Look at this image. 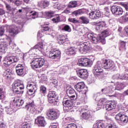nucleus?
Masks as SVG:
<instances>
[{
    "label": "nucleus",
    "mask_w": 128,
    "mask_h": 128,
    "mask_svg": "<svg viewBox=\"0 0 128 128\" xmlns=\"http://www.w3.org/2000/svg\"><path fill=\"white\" fill-rule=\"evenodd\" d=\"M108 36H109L108 31L106 30L98 36L90 33L88 34L87 36L89 40H90L92 44H96L101 42L102 44H106V38Z\"/></svg>",
    "instance_id": "obj_1"
},
{
    "label": "nucleus",
    "mask_w": 128,
    "mask_h": 128,
    "mask_svg": "<svg viewBox=\"0 0 128 128\" xmlns=\"http://www.w3.org/2000/svg\"><path fill=\"white\" fill-rule=\"evenodd\" d=\"M6 28L8 30L11 36H14L18 34V29L16 25L12 24L11 26L6 24L5 26H2L0 28V36H4V29Z\"/></svg>",
    "instance_id": "obj_2"
},
{
    "label": "nucleus",
    "mask_w": 128,
    "mask_h": 128,
    "mask_svg": "<svg viewBox=\"0 0 128 128\" xmlns=\"http://www.w3.org/2000/svg\"><path fill=\"white\" fill-rule=\"evenodd\" d=\"M12 88L14 92L16 94H22L24 90V84L20 82V81L16 80L12 84Z\"/></svg>",
    "instance_id": "obj_3"
},
{
    "label": "nucleus",
    "mask_w": 128,
    "mask_h": 128,
    "mask_svg": "<svg viewBox=\"0 0 128 128\" xmlns=\"http://www.w3.org/2000/svg\"><path fill=\"white\" fill-rule=\"evenodd\" d=\"M44 59L42 58H35L31 62V66L34 70L40 68H42L44 66Z\"/></svg>",
    "instance_id": "obj_4"
},
{
    "label": "nucleus",
    "mask_w": 128,
    "mask_h": 128,
    "mask_svg": "<svg viewBox=\"0 0 128 128\" xmlns=\"http://www.w3.org/2000/svg\"><path fill=\"white\" fill-rule=\"evenodd\" d=\"M26 88L28 90V94L29 96H32V94H36V90H38L36 82H29Z\"/></svg>",
    "instance_id": "obj_5"
},
{
    "label": "nucleus",
    "mask_w": 128,
    "mask_h": 128,
    "mask_svg": "<svg viewBox=\"0 0 128 128\" xmlns=\"http://www.w3.org/2000/svg\"><path fill=\"white\" fill-rule=\"evenodd\" d=\"M104 67L100 61H98L93 67V74L95 76H100L104 72Z\"/></svg>",
    "instance_id": "obj_6"
},
{
    "label": "nucleus",
    "mask_w": 128,
    "mask_h": 128,
    "mask_svg": "<svg viewBox=\"0 0 128 128\" xmlns=\"http://www.w3.org/2000/svg\"><path fill=\"white\" fill-rule=\"evenodd\" d=\"M90 42H88L81 44L78 50L79 52L83 54H88L90 48Z\"/></svg>",
    "instance_id": "obj_7"
},
{
    "label": "nucleus",
    "mask_w": 128,
    "mask_h": 128,
    "mask_svg": "<svg viewBox=\"0 0 128 128\" xmlns=\"http://www.w3.org/2000/svg\"><path fill=\"white\" fill-rule=\"evenodd\" d=\"M110 10L114 16H120L124 14V10L120 6H112L110 8Z\"/></svg>",
    "instance_id": "obj_8"
},
{
    "label": "nucleus",
    "mask_w": 128,
    "mask_h": 128,
    "mask_svg": "<svg viewBox=\"0 0 128 128\" xmlns=\"http://www.w3.org/2000/svg\"><path fill=\"white\" fill-rule=\"evenodd\" d=\"M78 64L80 66H91L92 62L88 58H83L78 60Z\"/></svg>",
    "instance_id": "obj_9"
},
{
    "label": "nucleus",
    "mask_w": 128,
    "mask_h": 128,
    "mask_svg": "<svg viewBox=\"0 0 128 128\" xmlns=\"http://www.w3.org/2000/svg\"><path fill=\"white\" fill-rule=\"evenodd\" d=\"M115 118L122 124H126L128 122V116L125 115L122 112H120L117 114L115 116Z\"/></svg>",
    "instance_id": "obj_10"
},
{
    "label": "nucleus",
    "mask_w": 128,
    "mask_h": 128,
    "mask_svg": "<svg viewBox=\"0 0 128 128\" xmlns=\"http://www.w3.org/2000/svg\"><path fill=\"white\" fill-rule=\"evenodd\" d=\"M48 98V102L52 104H54L58 102V96L55 92H50Z\"/></svg>",
    "instance_id": "obj_11"
},
{
    "label": "nucleus",
    "mask_w": 128,
    "mask_h": 128,
    "mask_svg": "<svg viewBox=\"0 0 128 128\" xmlns=\"http://www.w3.org/2000/svg\"><path fill=\"white\" fill-rule=\"evenodd\" d=\"M52 32V29L48 27V26H44L42 30L38 31V38H40L44 36V34H50V32Z\"/></svg>",
    "instance_id": "obj_12"
},
{
    "label": "nucleus",
    "mask_w": 128,
    "mask_h": 128,
    "mask_svg": "<svg viewBox=\"0 0 128 128\" xmlns=\"http://www.w3.org/2000/svg\"><path fill=\"white\" fill-rule=\"evenodd\" d=\"M16 62H18V58L16 57L15 56H9L5 58L3 64L5 66H10L12 64Z\"/></svg>",
    "instance_id": "obj_13"
},
{
    "label": "nucleus",
    "mask_w": 128,
    "mask_h": 128,
    "mask_svg": "<svg viewBox=\"0 0 128 128\" xmlns=\"http://www.w3.org/2000/svg\"><path fill=\"white\" fill-rule=\"evenodd\" d=\"M76 74L80 78L86 80L88 76V70L86 69H80L76 70Z\"/></svg>",
    "instance_id": "obj_14"
},
{
    "label": "nucleus",
    "mask_w": 128,
    "mask_h": 128,
    "mask_svg": "<svg viewBox=\"0 0 128 128\" xmlns=\"http://www.w3.org/2000/svg\"><path fill=\"white\" fill-rule=\"evenodd\" d=\"M101 63L105 70H112L114 68V62L110 60H105Z\"/></svg>",
    "instance_id": "obj_15"
},
{
    "label": "nucleus",
    "mask_w": 128,
    "mask_h": 128,
    "mask_svg": "<svg viewBox=\"0 0 128 128\" xmlns=\"http://www.w3.org/2000/svg\"><path fill=\"white\" fill-rule=\"evenodd\" d=\"M14 106H17V108H20V106H22L24 101V100L22 99L18 96H16L12 100Z\"/></svg>",
    "instance_id": "obj_16"
},
{
    "label": "nucleus",
    "mask_w": 128,
    "mask_h": 128,
    "mask_svg": "<svg viewBox=\"0 0 128 128\" xmlns=\"http://www.w3.org/2000/svg\"><path fill=\"white\" fill-rule=\"evenodd\" d=\"M60 56V51L58 50H52L50 52L49 58H58Z\"/></svg>",
    "instance_id": "obj_17"
},
{
    "label": "nucleus",
    "mask_w": 128,
    "mask_h": 128,
    "mask_svg": "<svg viewBox=\"0 0 128 128\" xmlns=\"http://www.w3.org/2000/svg\"><path fill=\"white\" fill-rule=\"evenodd\" d=\"M73 100H72L71 98L70 99H68V98H64L63 100L62 101V104L64 106L66 107V108H70L74 104V102H72Z\"/></svg>",
    "instance_id": "obj_18"
},
{
    "label": "nucleus",
    "mask_w": 128,
    "mask_h": 128,
    "mask_svg": "<svg viewBox=\"0 0 128 128\" xmlns=\"http://www.w3.org/2000/svg\"><path fill=\"white\" fill-rule=\"evenodd\" d=\"M46 114L48 118L51 120H54L58 118V112L55 110H50V112H47Z\"/></svg>",
    "instance_id": "obj_19"
},
{
    "label": "nucleus",
    "mask_w": 128,
    "mask_h": 128,
    "mask_svg": "<svg viewBox=\"0 0 128 128\" xmlns=\"http://www.w3.org/2000/svg\"><path fill=\"white\" fill-rule=\"evenodd\" d=\"M46 48V45L42 42H38L35 45L33 48H31V50H38L41 52H43Z\"/></svg>",
    "instance_id": "obj_20"
},
{
    "label": "nucleus",
    "mask_w": 128,
    "mask_h": 128,
    "mask_svg": "<svg viewBox=\"0 0 128 128\" xmlns=\"http://www.w3.org/2000/svg\"><path fill=\"white\" fill-rule=\"evenodd\" d=\"M89 18L92 20H94L96 18H98L101 16L100 11L98 10L97 11H92L88 14Z\"/></svg>",
    "instance_id": "obj_21"
},
{
    "label": "nucleus",
    "mask_w": 128,
    "mask_h": 128,
    "mask_svg": "<svg viewBox=\"0 0 128 128\" xmlns=\"http://www.w3.org/2000/svg\"><path fill=\"white\" fill-rule=\"evenodd\" d=\"M81 112H84L82 113L81 115V118H82V120H88L90 118L92 115L90 114V110H86L84 109H82Z\"/></svg>",
    "instance_id": "obj_22"
},
{
    "label": "nucleus",
    "mask_w": 128,
    "mask_h": 128,
    "mask_svg": "<svg viewBox=\"0 0 128 128\" xmlns=\"http://www.w3.org/2000/svg\"><path fill=\"white\" fill-rule=\"evenodd\" d=\"M67 94L68 98L71 100H76V98H78V94L73 88L70 89L67 92Z\"/></svg>",
    "instance_id": "obj_23"
},
{
    "label": "nucleus",
    "mask_w": 128,
    "mask_h": 128,
    "mask_svg": "<svg viewBox=\"0 0 128 128\" xmlns=\"http://www.w3.org/2000/svg\"><path fill=\"white\" fill-rule=\"evenodd\" d=\"M37 120L38 122V124L40 126H45L46 124V122L44 120V118L42 116H38L37 118Z\"/></svg>",
    "instance_id": "obj_24"
},
{
    "label": "nucleus",
    "mask_w": 128,
    "mask_h": 128,
    "mask_svg": "<svg viewBox=\"0 0 128 128\" xmlns=\"http://www.w3.org/2000/svg\"><path fill=\"white\" fill-rule=\"evenodd\" d=\"M77 92H82V90L84 88V82H79L74 86Z\"/></svg>",
    "instance_id": "obj_25"
},
{
    "label": "nucleus",
    "mask_w": 128,
    "mask_h": 128,
    "mask_svg": "<svg viewBox=\"0 0 128 128\" xmlns=\"http://www.w3.org/2000/svg\"><path fill=\"white\" fill-rule=\"evenodd\" d=\"M66 42H68V38L64 35L60 36L58 38V42L60 44H64Z\"/></svg>",
    "instance_id": "obj_26"
},
{
    "label": "nucleus",
    "mask_w": 128,
    "mask_h": 128,
    "mask_svg": "<svg viewBox=\"0 0 128 128\" xmlns=\"http://www.w3.org/2000/svg\"><path fill=\"white\" fill-rule=\"evenodd\" d=\"M38 6L42 8H48V6H50V2L46 0H42L38 2Z\"/></svg>",
    "instance_id": "obj_27"
},
{
    "label": "nucleus",
    "mask_w": 128,
    "mask_h": 128,
    "mask_svg": "<svg viewBox=\"0 0 128 128\" xmlns=\"http://www.w3.org/2000/svg\"><path fill=\"white\" fill-rule=\"evenodd\" d=\"M4 36L6 38V40H8V42H9L8 44L10 46V48H12V50H14L16 48V44H14V41L12 40L10 38L8 37V36Z\"/></svg>",
    "instance_id": "obj_28"
},
{
    "label": "nucleus",
    "mask_w": 128,
    "mask_h": 128,
    "mask_svg": "<svg viewBox=\"0 0 128 128\" xmlns=\"http://www.w3.org/2000/svg\"><path fill=\"white\" fill-rule=\"evenodd\" d=\"M77 50L78 49L76 48L71 47L68 50L67 54L70 56H76V54Z\"/></svg>",
    "instance_id": "obj_29"
},
{
    "label": "nucleus",
    "mask_w": 128,
    "mask_h": 128,
    "mask_svg": "<svg viewBox=\"0 0 128 128\" xmlns=\"http://www.w3.org/2000/svg\"><path fill=\"white\" fill-rule=\"evenodd\" d=\"M108 101L106 100V98H100L99 101L98 106L99 107V108H100L102 106H106V104L108 103Z\"/></svg>",
    "instance_id": "obj_30"
},
{
    "label": "nucleus",
    "mask_w": 128,
    "mask_h": 128,
    "mask_svg": "<svg viewBox=\"0 0 128 128\" xmlns=\"http://www.w3.org/2000/svg\"><path fill=\"white\" fill-rule=\"evenodd\" d=\"M106 128V123L102 122H98L96 124H95L93 128Z\"/></svg>",
    "instance_id": "obj_31"
},
{
    "label": "nucleus",
    "mask_w": 128,
    "mask_h": 128,
    "mask_svg": "<svg viewBox=\"0 0 128 128\" xmlns=\"http://www.w3.org/2000/svg\"><path fill=\"white\" fill-rule=\"evenodd\" d=\"M6 50H8L6 43L2 42L1 44H0V52H2V54H4Z\"/></svg>",
    "instance_id": "obj_32"
},
{
    "label": "nucleus",
    "mask_w": 128,
    "mask_h": 128,
    "mask_svg": "<svg viewBox=\"0 0 128 128\" xmlns=\"http://www.w3.org/2000/svg\"><path fill=\"white\" fill-rule=\"evenodd\" d=\"M124 84L118 82L116 83L115 90H124Z\"/></svg>",
    "instance_id": "obj_33"
},
{
    "label": "nucleus",
    "mask_w": 128,
    "mask_h": 128,
    "mask_svg": "<svg viewBox=\"0 0 128 128\" xmlns=\"http://www.w3.org/2000/svg\"><path fill=\"white\" fill-rule=\"evenodd\" d=\"M30 18H32V20H34L38 17V12H31L29 15Z\"/></svg>",
    "instance_id": "obj_34"
},
{
    "label": "nucleus",
    "mask_w": 128,
    "mask_h": 128,
    "mask_svg": "<svg viewBox=\"0 0 128 128\" xmlns=\"http://www.w3.org/2000/svg\"><path fill=\"white\" fill-rule=\"evenodd\" d=\"M79 20L81 21L82 24H88L90 22V20L86 16H81L79 18Z\"/></svg>",
    "instance_id": "obj_35"
},
{
    "label": "nucleus",
    "mask_w": 128,
    "mask_h": 128,
    "mask_svg": "<svg viewBox=\"0 0 128 128\" xmlns=\"http://www.w3.org/2000/svg\"><path fill=\"white\" fill-rule=\"evenodd\" d=\"M104 28V22H100L97 23L96 25V30H102V28Z\"/></svg>",
    "instance_id": "obj_36"
},
{
    "label": "nucleus",
    "mask_w": 128,
    "mask_h": 128,
    "mask_svg": "<svg viewBox=\"0 0 128 128\" xmlns=\"http://www.w3.org/2000/svg\"><path fill=\"white\" fill-rule=\"evenodd\" d=\"M78 6V2L76 1H71L68 5V8H76Z\"/></svg>",
    "instance_id": "obj_37"
},
{
    "label": "nucleus",
    "mask_w": 128,
    "mask_h": 128,
    "mask_svg": "<svg viewBox=\"0 0 128 128\" xmlns=\"http://www.w3.org/2000/svg\"><path fill=\"white\" fill-rule=\"evenodd\" d=\"M112 90L110 87H107L102 90L101 93L102 94H110Z\"/></svg>",
    "instance_id": "obj_38"
},
{
    "label": "nucleus",
    "mask_w": 128,
    "mask_h": 128,
    "mask_svg": "<svg viewBox=\"0 0 128 128\" xmlns=\"http://www.w3.org/2000/svg\"><path fill=\"white\" fill-rule=\"evenodd\" d=\"M6 112L8 114H12L14 112V108H12L10 106H6L4 108Z\"/></svg>",
    "instance_id": "obj_39"
},
{
    "label": "nucleus",
    "mask_w": 128,
    "mask_h": 128,
    "mask_svg": "<svg viewBox=\"0 0 128 128\" xmlns=\"http://www.w3.org/2000/svg\"><path fill=\"white\" fill-rule=\"evenodd\" d=\"M120 50H126V42L124 41H120Z\"/></svg>",
    "instance_id": "obj_40"
},
{
    "label": "nucleus",
    "mask_w": 128,
    "mask_h": 128,
    "mask_svg": "<svg viewBox=\"0 0 128 128\" xmlns=\"http://www.w3.org/2000/svg\"><path fill=\"white\" fill-rule=\"evenodd\" d=\"M4 88H0V100H4L6 98V95L4 94Z\"/></svg>",
    "instance_id": "obj_41"
},
{
    "label": "nucleus",
    "mask_w": 128,
    "mask_h": 128,
    "mask_svg": "<svg viewBox=\"0 0 128 128\" xmlns=\"http://www.w3.org/2000/svg\"><path fill=\"white\" fill-rule=\"evenodd\" d=\"M10 69L6 70L4 72V76L5 78H6L8 80L10 78Z\"/></svg>",
    "instance_id": "obj_42"
},
{
    "label": "nucleus",
    "mask_w": 128,
    "mask_h": 128,
    "mask_svg": "<svg viewBox=\"0 0 128 128\" xmlns=\"http://www.w3.org/2000/svg\"><path fill=\"white\" fill-rule=\"evenodd\" d=\"M16 70H24V66L22 64H18L16 67Z\"/></svg>",
    "instance_id": "obj_43"
},
{
    "label": "nucleus",
    "mask_w": 128,
    "mask_h": 128,
    "mask_svg": "<svg viewBox=\"0 0 128 128\" xmlns=\"http://www.w3.org/2000/svg\"><path fill=\"white\" fill-rule=\"evenodd\" d=\"M16 72L19 76H24V70H16Z\"/></svg>",
    "instance_id": "obj_44"
},
{
    "label": "nucleus",
    "mask_w": 128,
    "mask_h": 128,
    "mask_svg": "<svg viewBox=\"0 0 128 128\" xmlns=\"http://www.w3.org/2000/svg\"><path fill=\"white\" fill-rule=\"evenodd\" d=\"M108 102H109V104H110V106L112 108V110L116 108V102L113 100V101H110Z\"/></svg>",
    "instance_id": "obj_45"
},
{
    "label": "nucleus",
    "mask_w": 128,
    "mask_h": 128,
    "mask_svg": "<svg viewBox=\"0 0 128 128\" xmlns=\"http://www.w3.org/2000/svg\"><path fill=\"white\" fill-rule=\"evenodd\" d=\"M26 108H27V110H30V112L32 114V112H34L36 110L34 108V107L30 106V105H26Z\"/></svg>",
    "instance_id": "obj_46"
},
{
    "label": "nucleus",
    "mask_w": 128,
    "mask_h": 128,
    "mask_svg": "<svg viewBox=\"0 0 128 128\" xmlns=\"http://www.w3.org/2000/svg\"><path fill=\"white\" fill-rule=\"evenodd\" d=\"M101 94H102L101 92L94 94V98L95 100H98V98H100V96Z\"/></svg>",
    "instance_id": "obj_47"
},
{
    "label": "nucleus",
    "mask_w": 128,
    "mask_h": 128,
    "mask_svg": "<svg viewBox=\"0 0 128 128\" xmlns=\"http://www.w3.org/2000/svg\"><path fill=\"white\" fill-rule=\"evenodd\" d=\"M112 80H122V76L118 74L112 76Z\"/></svg>",
    "instance_id": "obj_48"
},
{
    "label": "nucleus",
    "mask_w": 128,
    "mask_h": 128,
    "mask_svg": "<svg viewBox=\"0 0 128 128\" xmlns=\"http://www.w3.org/2000/svg\"><path fill=\"white\" fill-rule=\"evenodd\" d=\"M46 14L48 18H52L54 14V11H48L46 12Z\"/></svg>",
    "instance_id": "obj_49"
},
{
    "label": "nucleus",
    "mask_w": 128,
    "mask_h": 128,
    "mask_svg": "<svg viewBox=\"0 0 128 128\" xmlns=\"http://www.w3.org/2000/svg\"><path fill=\"white\" fill-rule=\"evenodd\" d=\"M122 18L123 20V22H126L128 20V12L126 13V14L122 16Z\"/></svg>",
    "instance_id": "obj_50"
},
{
    "label": "nucleus",
    "mask_w": 128,
    "mask_h": 128,
    "mask_svg": "<svg viewBox=\"0 0 128 128\" xmlns=\"http://www.w3.org/2000/svg\"><path fill=\"white\" fill-rule=\"evenodd\" d=\"M94 48L96 52H102V46L98 45L94 46Z\"/></svg>",
    "instance_id": "obj_51"
},
{
    "label": "nucleus",
    "mask_w": 128,
    "mask_h": 128,
    "mask_svg": "<svg viewBox=\"0 0 128 128\" xmlns=\"http://www.w3.org/2000/svg\"><path fill=\"white\" fill-rule=\"evenodd\" d=\"M106 110H112V107L108 101L107 102V104H106Z\"/></svg>",
    "instance_id": "obj_52"
},
{
    "label": "nucleus",
    "mask_w": 128,
    "mask_h": 128,
    "mask_svg": "<svg viewBox=\"0 0 128 128\" xmlns=\"http://www.w3.org/2000/svg\"><path fill=\"white\" fill-rule=\"evenodd\" d=\"M68 112H71V114H74L78 112V110L76 109V107H72V108H70Z\"/></svg>",
    "instance_id": "obj_53"
},
{
    "label": "nucleus",
    "mask_w": 128,
    "mask_h": 128,
    "mask_svg": "<svg viewBox=\"0 0 128 128\" xmlns=\"http://www.w3.org/2000/svg\"><path fill=\"white\" fill-rule=\"evenodd\" d=\"M52 20L53 22H55L56 24V23L60 22V16H58L56 18H52Z\"/></svg>",
    "instance_id": "obj_54"
},
{
    "label": "nucleus",
    "mask_w": 128,
    "mask_h": 128,
    "mask_svg": "<svg viewBox=\"0 0 128 128\" xmlns=\"http://www.w3.org/2000/svg\"><path fill=\"white\" fill-rule=\"evenodd\" d=\"M63 30H65V32H69L72 30L70 27L68 25H65L63 28Z\"/></svg>",
    "instance_id": "obj_55"
},
{
    "label": "nucleus",
    "mask_w": 128,
    "mask_h": 128,
    "mask_svg": "<svg viewBox=\"0 0 128 128\" xmlns=\"http://www.w3.org/2000/svg\"><path fill=\"white\" fill-rule=\"evenodd\" d=\"M66 128H78V126L76 124H68Z\"/></svg>",
    "instance_id": "obj_56"
},
{
    "label": "nucleus",
    "mask_w": 128,
    "mask_h": 128,
    "mask_svg": "<svg viewBox=\"0 0 128 128\" xmlns=\"http://www.w3.org/2000/svg\"><path fill=\"white\" fill-rule=\"evenodd\" d=\"M40 90L42 94H46V88L44 86H41L40 88Z\"/></svg>",
    "instance_id": "obj_57"
},
{
    "label": "nucleus",
    "mask_w": 128,
    "mask_h": 128,
    "mask_svg": "<svg viewBox=\"0 0 128 128\" xmlns=\"http://www.w3.org/2000/svg\"><path fill=\"white\" fill-rule=\"evenodd\" d=\"M106 128H118V127L114 124H108L106 126Z\"/></svg>",
    "instance_id": "obj_58"
},
{
    "label": "nucleus",
    "mask_w": 128,
    "mask_h": 128,
    "mask_svg": "<svg viewBox=\"0 0 128 128\" xmlns=\"http://www.w3.org/2000/svg\"><path fill=\"white\" fill-rule=\"evenodd\" d=\"M72 14L73 16H76L78 14H82V10L74 11Z\"/></svg>",
    "instance_id": "obj_59"
},
{
    "label": "nucleus",
    "mask_w": 128,
    "mask_h": 128,
    "mask_svg": "<svg viewBox=\"0 0 128 128\" xmlns=\"http://www.w3.org/2000/svg\"><path fill=\"white\" fill-rule=\"evenodd\" d=\"M22 128H30V124L25 123L22 125Z\"/></svg>",
    "instance_id": "obj_60"
},
{
    "label": "nucleus",
    "mask_w": 128,
    "mask_h": 128,
    "mask_svg": "<svg viewBox=\"0 0 128 128\" xmlns=\"http://www.w3.org/2000/svg\"><path fill=\"white\" fill-rule=\"evenodd\" d=\"M68 21L70 22H73V24H76V22H78V20H76L74 18H69Z\"/></svg>",
    "instance_id": "obj_61"
},
{
    "label": "nucleus",
    "mask_w": 128,
    "mask_h": 128,
    "mask_svg": "<svg viewBox=\"0 0 128 128\" xmlns=\"http://www.w3.org/2000/svg\"><path fill=\"white\" fill-rule=\"evenodd\" d=\"M105 14L106 16H108L110 15V9L108 8H104Z\"/></svg>",
    "instance_id": "obj_62"
},
{
    "label": "nucleus",
    "mask_w": 128,
    "mask_h": 128,
    "mask_svg": "<svg viewBox=\"0 0 128 128\" xmlns=\"http://www.w3.org/2000/svg\"><path fill=\"white\" fill-rule=\"evenodd\" d=\"M5 6L6 10L10 11L12 10V6H10V5L8 4L7 3H5Z\"/></svg>",
    "instance_id": "obj_63"
},
{
    "label": "nucleus",
    "mask_w": 128,
    "mask_h": 128,
    "mask_svg": "<svg viewBox=\"0 0 128 128\" xmlns=\"http://www.w3.org/2000/svg\"><path fill=\"white\" fill-rule=\"evenodd\" d=\"M121 80H128V74H125L124 76H121Z\"/></svg>",
    "instance_id": "obj_64"
}]
</instances>
